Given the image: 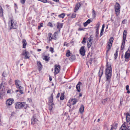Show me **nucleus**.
Here are the masks:
<instances>
[{
    "instance_id": "obj_1",
    "label": "nucleus",
    "mask_w": 130,
    "mask_h": 130,
    "mask_svg": "<svg viewBox=\"0 0 130 130\" xmlns=\"http://www.w3.org/2000/svg\"><path fill=\"white\" fill-rule=\"evenodd\" d=\"M112 69L111 65L107 67L105 71V76L106 78V81L108 83H110V81L112 76Z\"/></svg>"
},
{
    "instance_id": "obj_2",
    "label": "nucleus",
    "mask_w": 130,
    "mask_h": 130,
    "mask_svg": "<svg viewBox=\"0 0 130 130\" xmlns=\"http://www.w3.org/2000/svg\"><path fill=\"white\" fill-rule=\"evenodd\" d=\"M27 107V105L24 102H17L15 104V107L17 109H19L21 108H26Z\"/></svg>"
},
{
    "instance_id": "obj_3",
    "label": "nucleus",
    "mask_w": 130,
    "mask_h": 130,
    "mask_svg": "<svg viewBox=\"0 0 130 130\" xmlns=\"http://www.w3.org/2000/svg\"><path fill=\"white\" fill-rule=\"evenodd\" d=\"M115 9L116 15L118 16L120 14V6L119 4L117 2L116 3L115 5Z\"/></svg>"
},
{
    "instance_id": "obj_4",
    "label": "nucleus",
    "mask_w": 130,
    "mask_h": 130,
    "mask_svg": "<svg viewBox=\"0 0 130 130\" xmlns=\"http://www.w3.org/2000/svg\"><path fill=\"white\" fill-rule=\"evenodd\" d=\"M9 22L10 23V25L9 26V29H10L17 28V22L15 21H14L13 20H11Z\"/></svg>"
},
{
    "instance_id": "obj_5",
    "label": "nucleus",
    "mask_w": 130,
    "mask_h": 130,
    "mask_svg": "<svg viewBox=\"0 0 130 130\" xmlns=\"http://www.w3.org/2000/svg\"><path fill=\"white\" fill-rule=\"evenodd\" d=\"M60 67L61 66L59 65L56 64L54 66L55 72L54 75H56L59 72L60 70Z\"/></svg>"
},
{
    "instance_id": "obj_6",
    "label": "nucleus",
    "mask_w": 130,
    "mask_h": 130,
    "mask_svg": "<svg viewBox=\"0 0 130 130\" xmlns=\"http://www.w3.org/2000/svg\"><path fill=\"white\" fill-rule=\"evenodd\" d=\"M38 115H34L33 117L31 119V124L34 125L35 124L37 123L38 121L37 119Z\"/></svg>"
},
{
    "instance_id": "obj_7",
    "label": "nucleus",
    "mask_w": 130,
    "mask_h": 130,
    "mask_svg": "<svg viewBox=\"0 0 130 130\" xmlns=\"http://www.w3.org/2000/svg\"><path fill=\"white\" fill-rule=\"evenodd\" d=\"M119 130H130V126L126 127L125 122L122 125Z\"/></svg>"
},
{
    "instance_id": "obj_8",
    "label": "nucleus",
    "mask_w": 130,
    "mask_h": 130,
    "mask_svg": "<svg viewBox=\"0 0 130 130\" xmlns=\"http://www.w3.org/2000/svg\"><path fill=\"white\" fill-rule=\"evenodd\" d=\"M57 32H55L54 34V37H52L51 36L52 35V34L51 33H49L48 34V37L49 38V40L50 41L52 39L56 40V34H57Z\"/></svg>"
},
{
    "instance_id": "obj_9",
    "label": "nucleus",
    "mask_w": 130,
    "mask_h": 130,
    "mask_svg": "<svg viewBox=\"0 0 130 130\" xmlns=\"http://www.w3.org/2000/svg\"><path fill=\"white\" fill-rule=\"evenodd\" d=\"M130 55V46L129 47L127 51L125 52V58L128 59Z\"/></svg>"
},
{
    "instance_id": "obj_10",
    "label": "nucleus",
    "mask_w": 130,
    "mask_h": 130,
    "mask_svg": "<svg viewBox=\"0 0 130 130\" xmlns=\"http://www.w3.org/2000/svg\"><path fill=\"white\" fill-rule=\"evenodd\" d=\"M84 48V46H82L79 50L80 53L81 55L82 56H84L85 55V53L86 52Z\"/></svg>"
},
{
    "instance_id": "obj_11",
    "label": "nucleus",
    "mask_w": 130,
    "mask_h": 130,
    "mask_svg": "<svg viewBox=\"0 0 130 130\" xmlns=\"http://www.w3.org/2000/svg\"><path fill=\"white\" fill-rule=\"evenodd\" d=\"M21 55H23L25 56V59H27L29 58L28 56L29 55V52H28L25 51L23 53L21 54Z\"/></svg>"
},
{
    "instance_id": "obj_12",
    "label": "nucleus",
    "mask_w": 130,
    "mask_h": 130,
    "mask_svg": "<svg viewBox=\"0 0 130 130\" xmlns=\"http://www.w3.org/2000/svg\"><path fill=\"white\" fill-rule=\"evenodd\" d=\"M37 65L38 66V70L39 71L41 70L42 67L41 62L40 61L37 62Z\"/></svg>"
},
{
    "instance_id": "obj_13",
    "label": "nucleus",
    "mask_w": 130,
    "mask_h": 130,
    "mask_svg": "<svg viewBox=\"0 0 130 130\" xmlns=\"http://www.w3.org/2000/svg\"><path fill=\"white\" fill-rule=\"evenodd\" d=\"M15 82V84L16 85L17 87V88H19L20 89H21V87L19 85V80H16Z\"/></svg>"
},
{
    "instance_id": "obj_14",
    "label": "nucleus",
    "mask_w": 130,
    "mask_h": 130,
    "mask_svg": "<svg viewBox=\"0 0 130 130\" xmlns=\"http://www.w3.org/2000/svg\"><path fill=\"white\" fill-rule=\"evenodd\" d=\"M82 84V83H81L80 82H79L76 86V88L77 91L79 92H80V85Z\"/></svg>"
},
{
    "instance_id": "obj_15",
    "label": "nucleus",
    "mask_w": 130,
    "mask_h": 130,
    "mask_svg": "<svg viewBox=\"0 0 130 130\" xmlns=\"http://www.w3.org/2000/svg\"><path fill=\"white\" fill-rule=\"evenodd\" d=\"M13 102V101L12 100H11V99H10L7 100L6 101V103L7 105L9 106L12 104Z\"/></svg>"
},
{
    "instance_id": "obj_16",
    "label": "nucleus",
    "mask_w": 130,
    "mask_h": 130,
    "mask_svg": "<svg viewBox=\"0 0 130 130\" xmlns=\"http://www.w3.org/2000/svg\"><path fill=\"white\" fill-rule=\"evenodd\" d=\"M124 114L126 115V121L128 122L130 121V114L124 113Z\"/></svg>"
},
{
    "instance_id": "obj_17",
    "label": "nucleus",
    "mask_w": 130,
    "mask_h": 130,
    "mask_svg": "<svg viewBox=\"0 0 130 130\" xmlns=\"http://www.w3.org/2000/svg\"><path fill=\"white\" fill-rule=\"evenodd\" d=\"M63 26V24L62 23H60L59 22H57L56 25L57 28L59 29L61 28Z\"/></svg>"
},
{
    "instance_id": "obj_18",
    "label": "nucleus",
    "mask_w": 130,
    "mask_h": 130,
    "mask_svg": "<svg viewBox=\"0 0 130 130\" xmlns=\"http://www.w3.org/2000/svg\"><path fill=\"white\" fill-rule=\"evenodd\" d=\"M127 34V31L125 30H124V31L123 34V40H125L126 35Z\"/></svg>"
},
{
    "instance_id": "obj_19",
    "label": "nucleus",
    "mask_w": 130,
    "mask_h": 130,
    "mask_svg": "<svg viewBox=\"0 0 130 130\" xmlns=\"http://www.w3.org/2000/svg\"><path fill=\"white\" fill-rule=\"evenodd\" d=\"M49 102L51 103H53V94H52L50 97L49 98Z\"/></svg>"
},
{
    "instance_id": "obj_20",
    "label": "nucleus",
    "mask_w": 130,
    "mask_h": 130,
    "mask_svg": "<svg viewBox=\"0 0 130 130\" xmlns=\"http://www.w3.org/2000/svg\"><path fill=\"white\" fill-rule=\"evenodd\" d=\"M27 44L26 42L25 39H23V47L25 48L26 47Z\"/></svg>"
},
{
    "instance_id": "obj_21",
    "label": "nucleus",
    "mask_w": 130,
    "mask_h": 130,
    "mask_svg": "<svg viewBox=\"0 0 130 130\" xmlns=\"http://www.w3.org/2000/svg\"><path fill=\"white\" fill-rule=\"evenodd\" d=\"M71 102L72 104L73 105H74L77 102V101L76 99H71Z\"/></svg>"
},
{
    "instance_id": "obj_22",
    "label": "nucleus",
    "mask_w": 130,
    "mask_h": 130,
    "mask_svg": "<svg viewBox=\"0 0 130 130\" xmlns=\"http://www.w3.org/2000/svg\"><path fill=\"white\" fill-rule=\"evenodd\" d=\"M84 107L83 105H82L79 109L80 112L81 113H82L84 111Z\"/></svg>"
},
{
    "instance_id": "obj_23",
    "label": "nucleus",
    "mask_w": 130,
    "mask_h": 130,
    "mask_svg": "<svg viewBox=\"0 0 130 130\" xmlns=\"http://www.w3.org/2000/svg\"><path fill=\"white\" fill-rule=\"evenodd\" d=\"M103 73V69H100L99 71V76L101 77L102 76V75Z\"/></svg>"
},
{
    "instance_id": "obj_24",
    "label": "nucleus",
    "mask_w": 130,
    "mask_h": 130,
    "mask_svg": "<svg viewBox=\"0 0 130 130\" xmlns=\"http://www.w3.org/2000/svg\"><path fill=\"white\" fill-rule=\"evenodd\" d=\"M54 105V103H52L51 104L50 103L49 104L48 108L49 110L50 111L52 110L53 108V105Z\"/></svg>"
},
{
    "instance_id": "obj_25",
    "label": "nucleus",
    "mask_w": 130,
    "mask_h": 130,
    "mask_svg": "<svg viewBox=\"0 0 130 130\" xmlns=\"http://www.w3.org/2000/svg\"><path fill=\"white\" fill-rule=\"evenodd\" d=\"M113 37H111L110 38L109 42H108V44H110L112 45V43L113 40Z\"/></svg>"
},
{
    "instance_id": "obj_26",
    "label": "nucleus",
    "mask_w": 130,
    "mask_h": 130,
    "mask_svg": "<svg viewBox=\"0 0 130 130\" xmlns=\"http://www.w3.org/2000/svg\"><path fill=\"white\" fill-rule=\"evenodd\" d=\"M108 44V46L107 47V49L106 51L107 53L108 52V51L110 50L112 45L110 44Z\"/></svg>"
},
{
    "instance_id": "obj_27",
    "label": "nucleus",
    "mask_w": 130,
    "mask_h": 130,
    "mask_svg": "<svg viewBox=\"0 0 130 130\" xmlns=\"http://www.w3.org/2000/svg\"><path fill=\"white\" fill-rule=\"evenodd\" d=\"M64 92L61 93V95L60 97V100H62L64 99Z\"/></svg>"
},
{
    "instance_id": "obj_28",
    "label": "nucleus",
    "mask_w": 130,
    "mask_h": 130,
    "mask_svg": "<svg viewBox=\"0 0 130 130\" xmlns=\"http://www.w3.org/2000/svg\"><path fill=\"white\" fill-rule=\"evenodd\" d=\"M75 59V55H71L70 58V60L72 61Z\"/></svg>"
},
{
    "instance_id": "obj_29",
    "label": "nucleus",
    "mask_w": 130,
    "mask_h": 130,
    "mask_svg": "<svg viewBox=\"0 0 130 130\" xmlns=\"http://www.w3.org/2000/svg\"><path fill=\"white\" fill-rule=\"evenodd\" d=\"M87 47L88 48H89L90 46H91V45L92 44V42H91V41L89 40V41H87Z\"/></svg>"
},
{
    "instance_id": "obj_30",
    "label": "nucleus",
    "mask_w": 130,
    "mask_h": 130,
    "mask_svg": "<svg viewBox=\"0 0 130 130\" xmlns=\"http://www.w3.org/2000/svg\"><path fill=\"white\" fill-rule=\"evenodd\" d=\"M3 15V9L1 6L0 5V16H2Z\"/></svg>"
},
{
    "instance_id": "obj_31",
    "label": "nucleus",
    "mask_w": 130,
    "mask_h": 130,
    "mask_svg": "<svg viewBox=\"0 0 130 130\" xmlns=\"http://www.w3.org/2000/svg\"><path fill=\"white\" fill-rule=\"evenodd\" d=\"M65 15V14L64 13H63L60 14L59 15L58 17L60 18H64Z\"/></svg>"
},
{
    "instance_id": "obj_32",
    "label": "nucleus",
    "mask_w": 130,
    "mask_h": 130,
    "mask_svg": "<svg viewBox=\"0 0 130 130\" xmlns=\"http://www.w3.org/2000/svg\"><path fill=\"white\" fill-rule=\"evenodd\" d=\"M5 93V92L4 91H2L0 93V99H1V98H2L3 96L4 95Z\"/></svg>"
},
{
    "instance_id": "obj_33",
    "label": "nucleus",
    "mask_w": 130,
    "mask_h": 130,
    "mask_svg": "<svg viewBox=\"0 0 130 130\" xmlns=\"http://www.w3.org/2000/svg\"><path fill=\"white\" fill-rule=\"evenodd\" d=\"M118 52V50H116V53L114 54L115 56V59H116L117 57Z\"/></svg>"
},
{
    "instance_id": "obj_34",
    "label": "nucleus",
    "mask_w": 130,
    "mask_h": 130,
    "mask_svg": "<svg viewBox=\"0 0 130 130\" xmlns=\"http://www.w3.org/2000/svg\"><path fill=\"white\" fill-rule=\"evenodd\" d=\"M70 52L69 50H68L67 51V52L66 54V55L67 57H69L70 56Z\"/></svg>"
},
{
    "instance_id": "obj_35",
    "label": "nucleus",
    "mask_w": 130,
    "mask_h": 130,
    "mask_svg": "<svg viewBox=\"0 0 130 130\" xmlns=\"http://www.w3.org/2000/svg\"><path fill=\"white\" fill-rule=\"evenodd\" d=\"M43 59L46 61H47L49 60L47 56H44Z\"/></svg>"
},
{
    "instance_id": "obj_36",
    "label": "nucleus",
    "mask_w": 130,
    "mask_h": 130,
    "mask_svg": "<svg viewBox=\"0 0 130 130\" xmlns=\"http://www.w3.org/2000/svg\"><path fill=\"white\" fill-rule=\"evenodd\" d=\"M96 35H95V37H98V35L99 34V30H98V29H96Z\"/></svg>"
},
{
    "instance_id": "obj_37",
    "label": "nucleus",
    "mask_w": 130,
    "mask_h": 130,
    "mask_svg": "<svg viewBox=\"0 0 130 130\" xmlns=\"http://www.w3.org/2000/svg\"><path fill=\"white\" fill-rule=\"evenodd\" d=\"M76 14L75 13H73L72 14L71 16V18H75L76 17Z\"/></svg>"
},
{
    "instance_id": "obj_38",
    "label": "nucleus",
    "mask_w": 130,
    "mask_h": 130,
    "mask_svg": "<svg viewBox=\"0 0 130 130\" xmlns=\"http://www.w3.org/2000/svg\"><path fill=\"white\" fill-rule=\"evenodd\" d=\"M93 11H92V14H93V17H95V15L96 14V12H95V11H94V10L93 9Z\"/></svg>"
},
{
    "instance_id": "obj_39",
    "label": "nucleus",
    "mask_w": 130,
    "mask_h": 130,
    "mask_svg": "<svg viewBox=\"0 0 130 130\" xmlns=\"http://www.w3.org/2000/svg\"><path fill=\"white\" fill-rule=\"evenodd\" d=\"M107 100V98L104 99L102 101V103L103 104H105Z\"/></svg>"
},
{
    "instance_id": "obj_40",
    "label": "nucleus",
    "mask_w": 130,
    "mask_h": 130,
    "mask_svg": "<svg viewBox=\"0 0 130 130\" xmlns=\"http://www.w3.org/2000/svg\"><path fill=\"white\" fill-rule=\"evenodd\" d=\"M4 87V86L3 85V83L1 84L0 87V89H1L2 91H4L3 89V87Z\"/></svg>"
},
{
    "instance_id": "obj_41",
    "label": "nucleus",
    "mask_w": 130,
    "mask_h": 130,
    "mask_svg": "<svg viewBox=\"0 0 130 130\" xmlns=\"http://www.w3.org/2000/svg\"><path fill=\"white\" fill-rule=\"evenodd\" d=\"M100 25V24L99 22H98L96 26V28H97L96 29H98L99 30V26Z\"/></svg>"
},
{
    "instance_id": "obj_42",
    "label": "nucleus",
    "mask_w": 130,
    "mask_h": 130,
    "mask_svg": "<svg viewBox=\"0 0 130 130\" xmlns=\"http://www.w3.org/2000/svg\"><path fill=\"white\" fill-rule=\"evenodd\" d=\"M2 75L4 77H5L7 76V75L6 72H4L3 73Z\"/></svg>"
},
{
    "instance_id": "obj_43",
    "label": "nucleus",
    "mask_w": 130,
    "mask_h": 130,
    "mask_svg": "<svg viewBox=\"0 0 130 130\" xmlns=\"http://www.w3.org/2000/svg\"><path fill=\"white\" fill-rule=\"evenodd\" d=\"M111 129L110 130H114V129H116V128H115L112 125H111Z\"/></svg>"
},
{
    "instance_id": "obj_44",
    "label": "nucleus",
    "mask_w": 130,
    "mask_h": 130,
    "mask_svg": "<svg viewBox=\"0 0 130 130\" xmlns=\"http://www.w3.org/2000/svg\"><path fill=\"white\" fill-rule=\"evenodd\" d=\"M26 0H21V3L22 4H24Z\"/></svg>"
},
{
    "instance_id": "obj_45",
    "label": "nucleus",
    "mask_w": 130,
    "mask_h": 130,
    "mask_svg": "<svg viewBox=\"0 0 130 130\" xmlns=\"http://www.w3.org/2000/svg\"><path fill=\"white\" fill-rule=\"evenodd\" d=\"M48 25L50 26L51 27H53L52 24L51 23L49 22L48 23Z\"/></svg>"
},
{
    "instance_id": "obj_46",
    "label": "nucleus",
    "mask_w": 130,
    "mask_h": 130,
    "mask_svg": "<svg viewBox=\"0 0 130 130\" xmlns=\"http://www.w3.org/2000/svg\"><path fill=\"white\" fill-rule=\"evenodd\" d=\"M53 48L51 47L50 48V51L52 52V53L53 52Z\"/></svg>"
},
{
    "instance_id": "obj_47",
    "label": "nucleus",
    "mask_w": 130,
    "mask_h": 130,
    "mask_svg": "<svg viewBox=\"0 0 130 130\" xmlns=\"http://www.w3.org/2000/svg\"><path fill=\"white\" fill-rule=\"evenodd\" d=\"M91 22V21L89 19H88L87 20V21L86 22L87 23H88V24H89Z\"/></svg>"
},
{
    "instance_id": "obj_48",
    "label": "nucleus",
    "mask_w": 130,
    "mask_h": 130,
    "mask_svg": "<svg viewBox=\"0 0 130 130\" xmlns=\"http://www.w3.org/2000/svg\"><path fill=\"white\" fill-rule=\"evenodd\" d=\"M85 39H86L85 38H84L83 39V41L82 42V43H85L86 42V41H85Z\"/></svg>"
},
{
    "instance_id": "obj_49",
    "label": "nucleus",
    "mask_w": 130,
    "mask_h": 130,
    "mask_svg": "<svg viewBox=\"0 0 130 130\" xmlns=\"http://www.w3.org/2000/svg\"><path fill=\"white\" fill-rule=\"evenodd\" d=\"M125 40H122V45L124 46L125 44Z\"/></svg>"
},
{
    "instance_id": "obj_50",
    "label": "nucleus",
    "mask_w": 130,
    "mask_h": 130,
    "mask_svg": "<svg viewBox=\"0 0 130 130\" xmlns=\"http://www.w3.org/2000/svg\"><path fill=\"white\" fill-rule=\"evenodd\" d=\"M90 39L89 40L91 41L93 38V36L91 35L90 36Z\"/></svg>"
},
{
    "instance_id": "obj_51",
    "label": "nucleus",
    "mask_w": 130,
    "mask_h": 130,
    "mask_svg": "<svg viewBox=\"0 0 130 130\" xmlns=\"http://www.w3.org/2000/svg\"><path fill=\"white\" fill-rule=\"evenodd\" d=\"M77 7H78V8H79L80 7V4L79 3H78L76 5V6Z\"/></svg>"
},
{
    "instance_id": "obj_52",
    "label": "nucleus",
    "mask_w": 130,
    "mask_h": 130,
    "mask_svg": "<svg viewBox=\"0 0 130 130\" xmlns=\"http://www.w3.org/2000/svg\"><path fill=\"white\" fill-rule=\"evenodd\" d=\"M79 8H78V7L76 6L75 8V10L76 11H74V12H75L76 11H77V10H78Z\"/></svg>"
},
{
    "instance_id": "obj_53",
    "label": "nucleus",
    "mask_w": 130,
    "mask_h": 130,
    "mask_svg": "<svg viewBox=\"0 0 130 130\" xmlns=\"http://www.w3.org/2000/svg\"><path fill=\"white\" fill-rule=\"evenodd\" d=\"M28 101L29 102H31L32 101V100L30 98H28L27 99Z\"/></svg>"
},
{
    "instance_id": "obj_54",
    "label": "nucleus",
    "mask_w": 130,
    "mask_h": 130,
    "mask_svg": "<svg viewBox=\"0 0 130 130\" xmlns=\"http://www.w3.org/2000/svg\"><path fill=\"white\" fill-rule=\"evenodd\" d=\"M88 24V23H87L86 22H85L84 24V26L85 27L87 26Z\"/></svg>"
},
{
    "instance_id": "obj_55",
    "label": "nucleus",
    "mask_w": 130,
    "mask_h": 130,
    "mask_svg": "<svg viewBox=\"0 0 130 130\" xmlns=\"http://www.w3.org/2000/svg\"><path fill=\"white\" fill-rule=\"evenodd\" d=\"M126 21V20H125V19L123 20L122 21L123 24H125V22Z\"/></svg>"
},
{
    "instance_id": "obj_56",
    "label": "nucleus",
    "mask_w": 130,
    "mask_h": 130,
    "mask_svg": "<svg viewBox=\"0 0 130 130\" xmlns=\"http://www.w3.org/2000/svg\"><path fill=\"white\" fill-rule=\"evenodd\" d=\"M129 86L128 85H127L126 86V89L127 90H128L129 89Z\"/></svg>"
},
{
    "instance_id": "obj_57",
    "label": "nucleus",
    "mask_w": 130,
    "mask_h": 130,
    "mask_svg": "<svg viewBox=\"0 0 130 130\" xmlns=\"http://www.w3.org/2000/svg\"><path fill=\"white\" fill-rule=\"evenodd\" d=\"M9 84H12V81L11 79H10L9 82Z\"/></svg>"
},
{
    "instance_id": "obj_58",
    "label": "nucleus",
    "mask_w": 130,
    "mask_h": 130,
    "mask_svg": "<svg viewBox=\"0 0 130 130\" xmlns=\"http://www.w3.org/2000/svg\"><path fill=\"white\" fill-rule=\"evenodd\" d=\"M60 93H58V94H57V96L56 97V98H58L59 97V96H60Z\"/></svg>"
},
{
    "instance_id": "obj_59",
    "label": "nucleus",
    "mask_w": 130,
    "mask_h": 130,
    "mask_svg": "<svg viewBox=\"0 0 130 130\" xmlns=\"http://www.w3.org/2000/svg\"><path fill=\"white\" fill-rule=\"evenodd\" d=\"M104 27H105V26H104V25L103 24L102 25V30H102V31H103L104 30Z\"/></svg>"
},
{
    "instance_id": "obj_60",
    "label": "nucleus",
    "mask_w": 130,
    "mask_h": 130,
    "mask_svg": "<svg viewBox=\"0 0 130 130\" xmlns=\"http://www.w3.org/2000/svg\"><path fill=\"white\" fill-rule=\"evenodd\" d=\"M124 47V46L122 45L121 46V50H123V49Z\"/></svg>"
},
{
    "instance_id": "obj_61",
    "label": "nucleus",
    "mask_w": 130,
    "mask_h": 130,
    "mask_svg": "<svg viewBox=\"0 0 130 130\" xmlns=\"http://www.w3.org/2000/svg\"><path fill=\"white\" fill-rule=\"evenodd\" d=\"M68 43H67V42H66L64 43L63 45H64V46L65 45H66L67 46H68Z\"/></svg>"
},
{
    "instance_id": "obj_62",
    "label": "nucleus",
    "mask_w": 130,
    "mask_h": 130,
    "mask_svg": "<svg viewBox=\"0 0 130 130\" xmlns=\"http://www.w3.org/2000/svg\"><path fill=\"white\" fill-rule=\"evenodd\" d=\"M43 24L42 23H40V27H43Z\"/></svg>"
},
{
    "instance_id": "obj_63",
    "label": "nucleus",
    "mask_w": 130,
    "mask_h": 130,
    "mask_svg": "<svg viewBox=\"0 0 130 130\" xmlns=\"http://www.w3.org/2000/svg\"><path fill=\"white\" fill-rule=\"evenodd\" d=\"M83 30V28H79L78 29V30L79 31H81Z\"/></svg>"
},
{
    "instance_id": "obj_64",
    "label": "nucleus",
    "mask_w": 130,
    "mask_h": 130,
    "mask_svg": "<svg viewBox=\"0 0 130 130\" xmlns=\"http://www.w3.org/2000/svg\"><path fill=\"white\" fill-rule=\"evenodd\" d=\"M19 92L21 94L23 93V92L22 90H20L19 91Z\"/></svg>"
}]
</instances>
